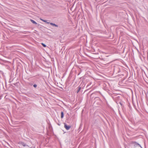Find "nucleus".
Wrapping results in <instances>:
<instances>
[{"label": "nucleus", "instance_id": "nucleus-4", "mask_svg": "<svg viewBox=\"0 0 148 148\" xmlns=\"http://www.w3.org/2000/svg\"><path fill=\"white\" fill-rule=\"evenodd\" d=\"M50 24L51 25H52L53 26H54L56 27H58V25H56L54 23H50Z\"/></svg>", "mask_w": 148, "mask_h": 148}, {"label": "nucleus", "instance_id": "nucleus-11", "mask_svg": "<svg viewBox=\"0 0 148 148\" xmlns=\"http://www.w3.org/2000/svg\"><path fill=\"white\" fill-rule=\"evenodd\" d=\"M47 24H49V23L50 24V23L49 22H48L47 21Z\"/></svg>", "mask_w": 148, "mask_h": 148}, {"label": "nucleus", "instance_id": "nucleus-12", "mask_svg": "<svg viewBox=\"0 0 148 148\" xmlns=\"http://www.w3.org/2000/svg\"><path fill=\"white\" fill-rule=\"evenodd\" d=\"M120 104H121V103H120Z\"/></svg>", "mask_w": 148, "mask_h": 148}, {"label": "nucleus", "instance_id": "nucleus-8", "mask_svg": "<svg viewBox=\"0 0 148 148\" xmlns=\"http://www.w3.org/2000/svg\"><path fill=\"white\" fill-rule=\"evenodd\" d=\"M41 44L44 47H46V46L43 43H42Z\"/></svg>", "mask_w": 148, "mask_h": 148}, {"label": "nucleus", "instance_id": "nucleus-9", "mask_svg": "<svg viewBox=\"0 0 148 148\" xmlns=\"http://www.w3.org/2000/svg\"><path fill=\"white\" fill-rule=\"evenodd\" d=\"M80 89H81V87H79V88L78 90L77 91V93H78L79 92V91L80 90Z\"/></svg>", "mask_w": 148, "mask_h": 148}, {"label": "nucleus", "instance_id": "nucleus-3", "mask_svg": "<svg viewBox=\"0 0 148 148\" xmlns=\"http://www.w3.org/2000/svg\"><path fill=\"white\" fill-rule=\"evenodd\" d=\"M138 146L140 147H141V146L140 145V144L136 143H135L134 145V147L135 148Z\"/></svg>", "mask_w": 148, "mask_h": 148}, {"label": "nucleus", "instance_id": "nucleus-6", "mask_svg": "<svg viewBox=\"0 0 148 148\" xmlns=\"http://www.w3.org/2000/svg\"><path fill=\"white\" fill-rule=\"evenodd\" d=\"M61 118H63L64 116V113L63 112H62L61 113Z\"/></svg>", "mask_w": 148, "mask_h": 148}, {"label": "nucleus", "instance_id": "nucleus-5", "mask_svg": "<svg viewBox=\"0 0 148 148\" xmlns=\"http://www.w3.org/2000/svg\"><path fill=\"white\" fill-rule=\"evenodd\" d=\"M30 21L32 22L34 24H37V23L36 22H35L34 21V20H33L32 19H31Z\"/></svg>", "mask_w": 148, "mask_h": 148}, {"label": "nucleus", "instance_id": "nucleus-7", "mask_svg": "<svg viewBox=\"0 0 148 148\" xmlns=\"http://www.w3.org/2000/svg\"><path fill=\"white\" fill-rule=\"evenodd\" d=\"M40 19L42 21H43V22H45L46 23H47V21H46V20H43L42 19H41L40 18Z\"/></svg>", "mask_w": 148, "mask_h": 148}, {"label": "nucleus", "instance_id": "nucleus-2", "mask_svg": "<svg viewBox=\"0 0 148 148\" xmlns=\"http://www.w3.org/2000/svg\"><path fill=\"white\" fill-rule=\"evenodd\" d=\"M70 126H67L66 124H64V127L65 129L68 130H69L70 128Z\"/></svg>", "mask_w": 148, "mask_h": 148}, {"label": "nucleus", "instance_id": "nucleus-10", "mask_svg": "<svg viewBox=\"0 0 148 148\" xmlns=\"http://www.w3.org/2000/svg\"><path fill=\"white\" fill-rule=\"evenodd\" d=\"M33 86L35 88H36L37 86V85L36 84H34Z\"/></svg>", "mask_w": 148, "mask_h": 148}, {"label": "nucleus", "instance_id": "nucleus-1", "mask_svg": "<svg viewBox=\"0 0 148 148\" xmlns=\"http://www.w3.org/2000/svg\"><path fill=\"white\" fill-rule=\"evenodd\" d=\"M18 144L22 145L24 147H25V146H27L28 147V146L25 143L22 142H19L18 143Z\"/></svg>", "mask_w": 148, "mask_h": 148}]
</instances>
